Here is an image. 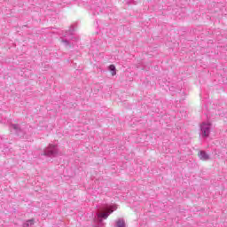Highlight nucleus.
Instances as JSON below:
<instances>
[{"label": "nucleus", "mask_w": 227, "mask_h": 227, "mask_svg": "<svg viewBox=\"0 0 227 227\" xmlns=\"http://www.w3.org/2000/svg\"><path fill=\"white\" fill-rule=\"evenodd\" d=\"M109 70H110L112 75H116V67H114V65H110Z\"/></svg>", "instance_id": "20e7f679"}, {"label": "nucleus", "mask_w": 227, "mask_h": 227, "mask_svg": "<svg viewBox=\"0 0 227 227\" xmlns=\"http://www.w3.org/2000/svg\"><path fill=\"white\" fill-rule=\"evenodd\" d=\"M201 130L202 136H204V137H208L210 135V123H202Z\"/></svg>", "instance_id": "f03ea898"}, {"label": "nucleus", "mask_w": 227, "mask_h": 227, "mask_svg": "<svg viewBox=\"0 0 227 227\" xmlns=\"http://www.w3.org/2000/svg\"><path fill=\"white\" fill-rule=\"evenodd\" d=\"M29 223H30V224H33V220H29V221H27V226H29Z\"/></svg>", "instance_id": "423d86ee"}, {"label": "nucleus", "mask_w": 227, "mask_h": 227, "mask_svg": "<svg viewBox=\"0 0 227 227\" xmlns=\"http://www.w3.org/2000/svg\"><path fill=\"white\" fill-rule=\"evenodd\" d=\"M198 156L200 157V159H201V160H208V154H207V153L200 151L198 153Z\"/></svg>", "instance_id": "7ed1b4c3"}, {"label": "nucleus", "mask_w": 227, "mask_h": 227, "mask_svg": "<svg viewBox=\"0 0 227 227\" xmlns=\"http://www.w3.org/2000/svg\"><path fill=\"white\" fill-rule=\"evenodd\" d=\"M117 208L118 207L116 205H114L111 207L106 208L105 212L99 213L98 215V217H100L101 219H107V217H109V214H113Z\"/></svg>", "instance_id": "f257e3e1"}, {"label": "nucleus", "mask_w": 227, "mask_h": 227, "mask_svg": "<svg viewBox=\"0 0 227 227\" xmlns=\"http://www.w3.org/2000/svg\"><path fill=\"white\" fill-rule=\"evenodd\" d=\"M117 227H125V221L123 220H119L117 222Z\"/></svg>", "instance_id": "39448f33"}]
</instances>
